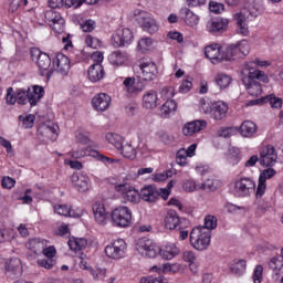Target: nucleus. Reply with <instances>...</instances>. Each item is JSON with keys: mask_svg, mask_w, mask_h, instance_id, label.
I'll return each instance as SVG.
<instances>
[{"mask_svg": "<svg viewBox=\"0 0 283 283\" xmlns=\"http://www.w3.org/2000/svg\"><path fill=\"white\" fill-rule=\"evenodd\" d=\"M182 189H185V191H188L191 193V192L198 191V189H200V184H196V181H193L191 179H186V180H184Z\"/></svg>", "mask_w": 283, "mask_h": 283, "instance_id": "49", "label": "nucleus"}, {"mask_svg": "<svg viewBox=\"0 0 283 283\" xmlns=\"http://www.w3.org/2000/svg\"><path fill=\"white\" fill-rule=\"evenodd\" d=\"M177 108L178 105L176 104V101L167 99L166 103H164L159 108V115L161 118H169V114H171V112H176Z\"/></svg>", "mask_w": 283, "mask_h": 283, "instance_id": "38", "label": "nucleus"}, {"mask_svg": "<svg viewBox=\"0 0 283 283\" xmlns=\"http://www.w3.org/2000/svg\"><path fill=\"white\" fill-rule=\"evenodd\" d=\"M118 151H120L122 156H124L127 160H136V156H138L136 147H134L130 143H123Z\"/></svg>", "mask_w": 283, "mask_h": 283, "instance_id": "37", "label": "nucleus"}, {"mask_svg": "<svg viewBox=\"0 0 283 283\" xmlns=\"http://www.w3.org/2000/svg\"><path fill=\"white\" fill-rule=\"evenodd\" d=\"M127 61V52H123L120 50H117L108 55V62L111 63V65H114V67H120L125 65Z\"/></svg>", "mask_w": 283, "mask_h": 283, "instance_id": "32", "label": "nucleus"}, {"mask_svg": "<svg viewBox=\"0 0 283 283\" xmlns=\"http://www.w3.org/2000/svg\"><path fill=\"white\" fill-rule=\"evenodd\" d=\"M85 43L87 48H92L93 50H98V48L103 45V43L101 42V40H98V38H95L92 35H86Z\"/></svg>", "mask_w": 283, "mask_h": 283, "instance_id": "52", "label": "nucleus"}, {"mask_svg": "<svg viewBox=\"0 0 283 283\" xmlns=\"http://www.w3.org/2000/svg\"><path fill=\"white\" fill-rule=\"evenodd\" d=\"M92 105L96 112H107L112 105V97L106 93L96 94L92 99Z\"/></svg>", "mask_w": 283, "mask_h": 283, "instance_id": "20", "label": "nucleus"}, {"mask_svg": "<svg viewBox=\"0 0 283 283\" xmlns=\"http://www.w3.org/2000/svg\"><path fill=\"white\" fill-rule=\"evenodd\" d=\"M235 25L249 23V14L247 12H237L232 15Z\"/></svg>", "mask_w": 283, "mask_h": 283, "instance_id": "50", "label": "nucleus"}, {"mask_svg": "<svg viewBox=\"0 0 283 283\" xmlns=\"http://www.w3.org/2000/svg\"><path fill=\"white\" fill-rule=\"evenodd\" d=\"M111 218L115 227L127 229L132 224V210L125 206L117 207L112 211Z\"/></svg>", "mask_w": 283, "mask_h": 283, "instance_id": "7", "label": "nucleus"}, {"mask_svg": "<svg viewBox=\"0 0 283 283\" xmlns=\"http://www.w3.org/2000/svg\"><path fill=\"white\" fill-rule=\"evenodd\" d=\"M15 98H17V103H19V105H27L28 103H30V101L28 98V90H25V88H19L17 91Z\"/></svg>", "mask_w": 283, "mask_h": 283, "instance_id": "46", "label": "nucleus"}, {"mask_svg": "<svg viewBox=\"0 0 283 283\" xmlns=\"http://www.w3.org/2000/svg\"><path fill=\"white\" fill-rule=\"evenodd\" d=\"M126 250L127 243L125 242V240L117 239L111 244L106 245L105 253L107 258H112L113 260H120V258H124Z\"/></svg>", "mask_w": 283, "mask_h": 283, "instance_id": "13", "label": "nucleus"}, {"mask_svg": "<svg viewBox=\"0 0 283 283\" xmlns=\"http://www.w3.org/2000/svg\"><path fill=\"white\" fill-rule=\"evenodd\" d=\"M207 128V120L205 119H196L185 124L182 128L184 136H193V134H198L202 132V129Z\"/></svg>", "mask_w": 283, "mask_h": 283, "instance_id": "22", "label": "nucleus"}, {"mask_svg": "<svg viewBox=\"0 0 283 283\" xmlns=\"http://www.w3.org/2000/svg\"><path fill=\"white\" fill-rule=\"evenodd\" d=\"M209 10L210 12H213V14H222V11L224 10V6L220 2L210 1Z\"/></svg>", "mask_w": 283, "mask_h": 283, "instance_id": "60", "label": "nucleus"}, {"mask_svg": "<svg viewBox=\"0 0 283 283\" xmlns=\"http://www.w3.org/2000/svg\"><path fill=\"white\" fill-rule=\"evenodd\" d=\"M42 253L49 260H53L54 256L56 255V248H54V245L44 247L42 250Z\"/></svg>", "mask_w": 283, "mask_h": 283, "instance_id": "63", "label": "nucleus"}, {"mask_svg": "<svg viewBox=\"0 0 283 283\" xmlns=\"http://www.w3.org/2000/svg\"><path fill=\"white\" fill-rule=\"evenodd\" d=\"M45 96L43 86L33 85L32 88L28 87V98L31 107L36 106V103Z\"/></svg>", "mask_w": 283, "mask_h": 283, "instance_id": "29", "label": "nucleus"}, {"mask_svg": "<svg viewBox=\"0 0 283 283\" xmlns=\"http://www.w3.org/2000/svg\"><path fill=\"white\" fill-rule=\"evenodd\" d=\"M4 273L10 280H17L21 277L23 273V264L19 258H10L4 263Z\"/></svg>", "mask_w": 283, "mask_h": 283, "instance_id": "14", "label": "nucleus"}, {"mask_svg": "<svg viewBox=\"0 0 283 283\" xmlns=\"http://www.w3.org/2000/svg\"><path fill=\"white\" fill-rule=\"evenodd\" d=\"M112 39L115 48H127L134 41V32L129 28H120L115 31Z\"/></svg>", "mask_w": 283, "mask_h": 283, "instance_id": "10", "label": "nucleus"}, {"mask_svg": "<svg viewBox=\"0 0 283 283\" xmlns=\"http://www.w3.org/2000/svg\"><path fill=\"white\" fill-rule=\"evenodd\" d=\"M53 69L59 74H67L70 72V57L63 53H56L53 57Z\"/></svg>", "mask_w": 283, "mask_h": 283, "instance_id": "21", "label": "nucleus"}, {"mask_svg": "<svg viewBox=\"0 0 283 283\" xmlns=\"http://www.w3.org/2000/svg\"><path fill=\"white\" fill-rule=\"evenodd\" d=\"M44 247H48V241L43 239H30L27 243V249H30L35 255L42 253Z\"/></svg>", "mask_w": 283, "mask_h": 283, "instance_id": "35", "label": "nucleus"}, {"mask_svg": "<svg viewBox=\"0 0 283 283\" xmlns=\"http://www.w3.org/2000/svg\"><path fill=\"white\" fill-rule=\"evenodd\" d=\"M138 21L145 32H148L149 34H156V32L158 31V23H156V20H154V18H151V14L142 11L139 13Z\"/></svg>", "mask_w": 283, "mask_h": 283, "instance_id": "19", "label": "nucleus"}, {"mask_svg": "<svg viewBox=\"0 0 283 283\" xmlns=\"http://www.w3.org/2000/svg\"><path fill=\"white\" fill-rule=\"evenodd\" d=\"M107 143L114 145L117 149L123 147V137L116 133H107L105 135Z\"/></svg>", "mask_w": 283, "mask_h": 283, "instance_id": "42", "label": "nucleus"}, {"mask_svg": "<svg viewBox=\"0 0 283 283\" xmlns=\"http://www.w3.org/2000/svg\"><path fill=\"white\" fill-rule=\"evenodd\" d=\"M25 6H28V0H10L9 12H17V10L25 8Z\"/></svg>", "mask_w": 283, "mask_h": 283, "instance_id": "48", "label": "nucleus"}, {"mask_svg": "<svg viewBox=\"0 0 283 283\" xmlns=\"http://www.w3.org/2000/svg\"><path fill=\"white\" fill-rule=\"evenodd\" d=\"M31 59L36 62V65L41 72V76L50 78L54 74V70L50 69L52 65V59L46 53L41 52L39 49L31 50Z\"/></svg>", "mask_w": 283, "mask_h": 283, "instance_id": "6", "label": "nucleus"}, {"mask_svg": "<svg viewBox=\"0 0 283 283\" xmlns=\"http://www.w3.org/2000/svg\"><path fill=\"white\" fill-rule=\"evenodd\" d=\"M181 265L179 263H166L163 265V273H178Z\"/></svg>", "mask_w": 283, "mask_h": 283, "instance_id": "58", "label": "nucleus"}, {"mask_svg": "<svg viewBox=\"0 0 283 283\" xmlns=\"http://www.w3.org/2000/svg\"><path fill=\"white\" fill-rule=\"evenodd\" d=\"M270 269L273 271H282L283 268V255L281 254L280 256H274L270 261Z\"/></svg>", "mask_w": 283, "mask_h": 283, "instance_id": "51", "label": "nucleus"}, {"mask_svg": "<svg viewBox=\"0 0 283 283\" xmlns=\"http://www.w3.org/2000/svg\"><path fill=\"white\" fill-rule=\"evenodd\" d=\"M261 167H273L277 163V150L273 145H265L260 149Z\"/></svg>", "mask_w": 283, "mask_h": 283, "instance_id": "11", "label": "nucleus"}, {"mask_svg": "<svg viewBox=\"0 0 283 283\" xmlns=\"http://www.w3.org/2000/svg\"><path fill=\"white\" fill-rule=\"evenodd\" d=\"M151 45H154V40L151 38H142L138 41V49L140 52H147Z\"/></svg>", "mask_w": 283, "mask_h": 283, "instance_id": "53", "label": "nucleus"}, {"mask_svg": "<svg viewBox=\"0 0 283 283\" xmlns=\"http://www.w3.org/2000/svg\"><path fill=\"white\" fill-rule=\"evenodd\" d=\"M138 74L142 81H156V76H158V67L156 66V63L151 61H143L139 64Z\"/></svg>", "mask_w": 283, "mask_h": 283, "instance_id": "15", "label": "nucleus"}, {"mask_svg": "<svg viewBox=\"0 0 283 283\" xmlns=\"http://www.w3.org/2000/svg\"><path fill=\"white\" fill-rule=\"evenodd\" d=\"M275 174H277L275 171V169L273 168H268L265 170H263L260 176H259V180H263V182H266V180L273 178V176H275Z\"/></svg>", "mask_w": 283, "mask_h": 283, "instance_id": "61", "label": "nucleus"}, {"mask_svg": "<svg viewBox=\"0 0 283 283\" xmlns=\"http://www.w3.org/2000/svg\"><path fill=\"white\" fill-rule=\"evenodd\" d=\"M182 260L184 262H187V264H196V262H198V258L196 256V253L191 250L184 251Z\"/></svg>", "mask_w": 283, "mask_h": 283, "instance_id": "54", "label": "nucleus"}, {"mask_svg": "<svg viewBox=\"0 0 283 283\" xmlns=\"http://www.w3.org/2000/svg\"><path fill=\"white\" fill-rule=\"evenodd\" d=\"M115 189L118 193L122 195V198L126 202H132L133 205H138V202H140V192H138L136 188L127 184H120L115 186Z\"/></svg>", "mask_w": 283, "mask_h": 283, "instance_id": "12", "label": "nucleus"}, {"mask_svg": "<svg viewBox=\"0 0 283 283\" xmlns=\"http://www.w3.org/2000/svg\"><path fill=\"white\" fill-rule=\"evenodd\" d=\"M38 264L42 269H48L50 271L54 269V259H39Z\"/></svg>", "mask_w": 283, "mask_h": 283, "instance_id": "62", "label": "nucleus"}, {"mask_svg": "<svg viewBox=\"0 0 283 283\" xmlns=\"http://www.w3.org/2000/svg\"><path fill=\"white\" fill-rule=\"evenodd\" d=\"M229 28V19L227 18H214L207 23L208 32L216 33V32H224Z\"/></svg>", "mask_w": 283, "mask_h": 283, "instance_id": "26", "label": "nucleus"}, {"mask_svg": "<svg viewBox=\"0 0 283 283\" xmlns=\"http://www.w3.org/2000/svg\"><path fill=\"white\" fill-rule=\"evenodd\" d=\"M175 95L176 91L174 90V86H166L160 91V96L164 98V101H170V98H174Z\"/></svg>", "mask_w": 283, "mask_h": 283, "instance_id": "56", "label": "nucleus"}, {"mask_svg": "<svg viewBox=\"0 0 283 283\" xmlns=\"http://www.w3.org/2000/svg\"><path fill=\"white\" fill-rule=\"evenodd\" d=\"M14 185H17V180H14V178L3 177L1 180V186L3 189H12Z\"/></svg>", "mask_w": 283, "mask_h": 283, "instance_id": "64", "label": "nucleus"}, {"mask_svg": "<svg viewBox=\"0 0 283 283\" xmlns=\"http://www.w3.org/2000/svg\"><path fill=\"white\" fill-rule=\"evenodd\" d=\"M158 254H160L163 260H174V258L180 255V248L176 243H166L159 248Z\"/></svg>", "mask_w": 283, "mask_h": 283, "instance_id": "28", "label": "nucleus"}, {"mask_svg": "<svg viewBox=\"0 0 283 283\" xmlns=\"http://www.w3.org/2000/svg\"><path fill=\"white\" fill-rule=\"evenodd\" d=\"M171 170H165L163 172H156L154 175V180L155 182H165V180H167V178H171Z\"/></svg>", "mask_w": 283, "mask_h": 283, "instance_id": "59", "label": "nucleus"}, {"mask_svg": "<svg viewBox=\"0 0 283 283\" xmlns=\"http://www.w3.org/2000/svg\"><path fill=\"white\" fill-rule=\"evenodd\" d=\"M54 211L57 216H64L65 218H78V213L74 212L67 205L54 206Z\"/></svg>", "mask_w": 283, "mask_h": 283, "instance_id": "41", "label": "nucleus"}, {"mask_svg": "<svg viewBox=\"0 0 283 283\" xmlns=\"http://www.w3.org/2000/svg\"><path fill=\"white\" fill-rule=\"evenodd\" d=\"M187 158H189V155L187 154V149L181 148L176 154V163L177 165H180V167H187Z\"/></svg>", "mask_w": 283, "mask_h": 283, "instance_id": "45", "label": "nucleus"}, {"mask_svg": "<svg viewBox=\"0 0 283 283\" xmlns=\"http://www.w3.org/2000/svg\"><path fill=\"white\" fill-rule=\"evenodd\" d=\"M264 103H270L271 107L273 109H280L282 108V98L271 94L265 97H263Z\"/></svg>", "mask_w": 283, "mask_h": 283, "instance_id": "44", "label": "nucleus"}, {"mask_svg": "<svg viewBox=\"0 0 283 283\" xmlns=\"http://www.w3.org/2000/svg\"><path fill=\"white\" fill-rule=\"evenodd\" d=\"M224 50L220 44H210L205 48L206 57L211 61V63H222L224 61L223 56Z\"/></svg>", "mask_w": 283, "mask_h": 283, "instance_id": "18", "label": "nucleus"}, {"mask_svg": "<svg viewBox=\"0 0 283 283\" xmlns=\"http://www.w3.org/2000/svg\"><path fill=\"white\" fill-rule=\"evenodd\" d=\"M90 156H92L96 160H99V163H104V165H114V163H118V160L109 158L97 150H91Z\"/></svg>", "mask_w": 283, "mask_h": 283, "instance_id": "43", "label": "nucleus"}, {"mask_svg": "<svg viewBox=\"0 0 283 283\" xmlns=\"http://www.w3.org/2000/svg\"><path fill=\"white\" fill-rule=\"evenodd\" d=\"M200 112H202V114H207L214 120H222V118H226L227 112H229V106L222 101L207 102V99L201 98Z\"/></svg>", "mask_w": 283, "mask_h": 283, "instance_id": "2", "label": "nucleus"}, {"mask_svg": "<svg viewBox=\"0 0 283 283\" xmlns=\"http://www.w3.org/2000/svg\"><path fill=\"white\" fill-rule=\"evenodd\" d=\"M139 198H142L144 202H156V200L160 198V192H158V188H156V186L148 185L142 188Z\"/></svg>", "mask_w": 283, "mask_h": 283, "instance_id": "24", "label": "nucleus"}, {"mask_svg": "<svg viewBox=\"0 0 283 283\" xmlns=\"http://www.w3.org/2000/svg\"><path fill=\"white\" fill-rule=\"evenodd\" d=\"M213 81L218 90H220V92H224V90H229V87H231V83H233V77L224 72H219L216 74Z\"/></svg>", "mask_w": 283, "mask_h": 283, "instance_id": "30", "label": "nucleus"}, {"mask_svg": "<svg viewBox=\"0 0 283 283\" xmlns=\"http://www.w3.org/2000/svg\"><path fill=\"white\" fill-rule=\"evenodd\" d=\"M164 222L166 229H169V231H176L179 227H182V219L175 210H168Z\"/></svg>", "mask_w": 283, "mask_h": 283, "instance_id": "23", "label": "nucleus"}, {"mask_svg": "<svg viewBox=\"0 0 283 283\" xmlns=\"http://www.w3.org/2000/svg\"><path fill=\"white\" fill-rule=\"evenodd\" d=\"M69 247L71 251H83L87 247V239L72 237L69 240Z\"/></svg>", "mask_w": 283, "mask_h": 283, "instance_id": "39", "label": "nucleus"}, {"mask_svg": "<svg viewBox=\"0 0 283 283\" xmlns=\"http://www.w3.org/2000/svg\"><path fill=\"white\" fill-rule=\"evenodd\" d=\"M258 133V125L252 120H245L240 126V134L243 138H253Z\"/></svg>", "mask_w": 283, "mask_h": 283, "instance_id": "33", "label": "nucleus"}, {"mask_svg": "<svg viewBox=\"0 0 283 283\" xmlns=\"http://www.w3.org/2000/svg\"><path fill=\"white\" fill-rule=\"evenodd\" d=\"M143 105L146 109H154L158 107V93L154 90H150L144 94Z\"/></svg>", "mask_w": 283, "mask_h": 283, "instance_id": "34", "label": "nucleus"}, {"mask_svg": "<svg viewBox=\"0 0 283 283\" xmlns=\"http://www.w3.org/2000/svg\"><path fill=\"white\" fill-rule=\"evenodd\" d=\"M190 244L197 251H207L211 244V230L197 227L190 232Z\"/></svg>", "mask_w": 283, "mask_h": 283, "instance_id": "3", "label": "nucleus"}, {"mask_svg": "<svg viewBox=\"0 0 283 283\" xmlns=\"http://www.w3.org/2000/svg\"><path fill=\"white\" fill-rule=\"evenodd\" d=\"M218 227V219L214 216H207L205 218V227L203 229H207L208 231H211Z\"/></svg>", "mask_w": 283, "mask_h": 283, "instance_id": "55", "label": "nucleus"}, {"mask_svg": "<svg viewBox=\"0 0 283 283\" xmlns=\"http://www.w3.org/2000/svg\"><path fill=\"white\" fill-rule=\"evenodd\" d=\"M105 77V69H103V64L94 63L88 67V78L92 83H98V81H103Z\"/></svg>", "mask_w": 283, "mask_h": 283, "instance_id": "31", "label": "nucleus"}, {"mask_svg": "<svg viewBox=\"0 0 283 283\" xmlns=\"http://www.w3.org/2000/svg\"><path fill=\"white\" fill-rule=\"evenodd\" d=\"M92 211L95 222L102 227H105V224H107V220H109V212H107L105 203L102 201L94 202L92 206Z\"/></svg>", "mask_w": 283, "mask_h": 283, "instance_id": "16", "label": "nucleus"}, {"mask_svg": "<svg viewBox=\"0 0 283 283\" xmlns=\"http://www.w3.org/2000/svg\"><path fill=\"white\" fill-rule=\"evenodd\" d=\"M45 20L39 21V25H45L49 23L50 28L55 31L56 34H63L65 32V19L59 12L54 11V9L48 10L42 13Z\"/></svg>", "mask_w": 283, "mask_h": 283, "instance_id": "4", "label": "nucleus"}, {"mask_svg": "<svg viewBox=\"0 0 283 283\" xmlns=\"http://www.w3.org/2000/svg\"><path fill=\"white\" fill-rule=\"evenodd\" d=\"M136 249L144 258H156L160 253V247L147 237L137 240Z\"/></svg>", "mask_w": 283, "mask_h": 283, "instance_id": "9", "label": "nucleus"}, {"mask_svg": "<svg viewBox=\"0 0 283 283\" xmlns=\"http://www.w3.org/2000/svg\"><path fill=\"white\" fill-rule=\"evenodd\" d=\"M230 271L238 277H240V275H244V273H247V261L244 259L233 260L230 264Z\"/></svg>", "mask_w": 283, "mask_h": 283, "instance_id": "36", "label": "nucleus"}, {"mask_svg": "<svg viewBox=\"0 0 283 283\" xmlns=\"http://www.w3.org/2000/svg\"><path fill=\"white\" fill-rule=\"evenodd\" d=\"M235 134H238V128L235 127L222 128L218 133L221 138H231V136H235Z\"/></svg>", "mask_w": 283, "mask_h": 283, "instance_id": "57", "label": "nucleus"}, {"mask_svg": "<svg viewBox=\"0 0 283 283\" xmlns=\"http://www.w3.org/2000/svg\"><path fill=\"white\" fill-rule=\"evenodd\" d=\"M263 273H264V266H262V264L255 265L252 274L253 283H262Z\"/></svg>", "mask_w": 283, "mask_h": 283, "instance_id": "47", "label": "nucleus"}, {"mask_svg": "<svg viewBox=\"0 0 283 283\" xmlns=\"http://www.w3.org/2000/svg\"><path fill=\"white\" fill-rule=\"evenodd\" d=\"M227 160L229 165H232V167H235V165H238L242 160V155L240 154V149L235 147L229 148Z\"/></svg>", "mask_w": 283, "mask_h": 283, "instance_id": "40", "label": "nucleus"}, {"mask_svg": "<svg viewBox=\"0 0 283 283\" xmlns=\"http://www.w3.org/2000/svg\"><path fill=\"white\" fill-rule=\"evenodd\" d=\"M181 19L189 28H196L200 23V15L196 14L191 9L185 7L179 10Z\"/></svg>", "mask_w": 283, "mask_h": 283, "instance_id": "25", "label": "nucleus"}, {"mask_svg": "<svg viewBox=\"0 0 283 283\" xmlns=\"http://www.w3.org/2000/svg\"><path fill=\"white\" fill-rule=\"evenodd\" d=\"M255 192V181L249 177H242L234 182L233 193L237 198H249Z\"/></svg>", "mask_w": 283, "mask_h": 283, "instance_id": "8", "label": "nucleus"}, {"mask_svg": "<svg viewBox=\"0 0 283 283\" xmlns=\"http://www.w3.org/2000/svg\"><path fill=\"white\" fill-rule=\"evenodd\" d=\"M72 182L76 190L80 193H85V191H90V187H92V180L86 174H74L72 175Z\"/></svg>", "mask_w": 283, "mask_h": 283, "instance_id": "17", "label": "nucleus"}, {"mask_svg": "<svg viewBox=\"0 0 283 283\" xmlns=\"http://www.w3.org/2000/svg\"><path fill=\"white\" fill-rule=\"evenodd\" d=\"M251 46L247 40H242L235 44H230L223 50V61H235V59H242L247 56Z\"/></svg>", "mask_w": 283, "mask_h": 283, "instance_id": "5", "label": "nucleus"}, {"mask_svg": "<svg viewBox=\"0 0 283 283\" xmlns=\"http://www.w3.org/2000/svg\"><path fill=\"white\" fill-rule=\"evenodd\" d=\"M123 85L126 94H129L130 96H136V94H140L144 90L143 84L140 82H136V77H126Z\"/></svg>", "mask_w": 283, "mask_h": 283, "instance_id": "27", "label": "nucleus"}, {"mask_svg": "<svg viewBox=\"0 0 283 283\" xmlns=\"http://www.w3.org/2000/svg\"><path fill=\"white\" fill-rule=\"evenodd\" d=\"M254 63L245 64L244 69L241 71L242 83L250 96H261L262 95V83H269V76L263 71L253 69Z\"/></svg>", "mask_w": 283, "mask_h": 283, "instance_id": "1", "label": "nucleus"}]
</instances>
